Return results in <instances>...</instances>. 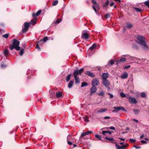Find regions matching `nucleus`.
Returning a JSON list of instances; mask_svg holds the SVG:
<instances>
[{"label":"nucleus","instance_id":"obj_1","mask_svg":"<svg viewBox=\"0 0 149 149\" xmlns=\"http://www.w3.org/2000/svg\"><path fill=\"white\" fill-rule=\"evenodd\" d=\"M137 40L136 41L141 46V48L145 50L148 49V47L146 41V38L143 36H137L136 37Z\"/></svg>","mask_w":149,"mask_h":149},{"label":"nucleus","instance_id":"obj_2","mask_svg":"<svg viewBox=\"0 0 149 149\" xmlns=\"http://www.w3.org/2000/svg\"><path fill=\"white\" fill-rule=\"evenodd\" d=\"M84 70V68H81V69L78 70L77 68H76L74 70V72L73 73L74 77H77L78 75H81V74Z\"/></svg>","mask_w":149,"mask_h":149},{"label":"nucleus","instance_id":"obj_3","mask_svg":"<svg viewBox=\"0 0 149 149\" xmlns=\"http://www.w3.org/2000/svg\"><path fill=\"white\" fill-rule=\"evenodd\" d=\"M19 43L20 42L16 39H14L13 40L12 44L15 46V49L17 51L20 50V47L19 46Z\"/></svg>","mask_w":149,"mask_h":149},{"label":"nucleus","instance_id":"obj_4","mask_svg":"<svg viewBox=\"0 0 149 149\" xmlns=\"http://www.w3.org/2000/svg\"><path fill=\"white\" fill-rule=\"evenodd\" d=\"M113 108L114 109L112 111L113 113L117 112L120 110H122L125 111H126V110L122 106H119L118 107H114Z\"/></svg>","mask_w":149,"mask_h":149},{"label":"nucleus","instance_id":"obj_5","mask_svg":"<svg viewBox=\"0 0 149 149\" xmlns=\"http://www.w3.org/2000/svg\"><path fill=\"white\" fill-rule=\"evenodd\" d=\"M92 2L93 4V8L95 12L96 13L97 10L96 8L98 9H99L100 8V6L98 5L95 0H92Z\"/></svg>","mask_w":149,"mask_h":149},{"label":"nucleus","instance_id":"obj_6","mask_svg":"<svg viewBox=\"0 0 149 149\" xmlns=\"http://www.w3.org/2000/svg\"><path fill=\"white\" fill-rule=\"evenodd\" d=\"M99 84V80L98 78H95L92 80L91 83L92 86H96Z\"/></svg>","mask_w":149,"mask_h":149},{"label":"nucleus","instance_id":"obj_7","mask_svg":"<svg viewBox=\"0 0 149 149\" xmlns=\"http://www.w3.org/2000/svg\"><path fill=\"white\" fill-rule=\"evenodd\" d=\"M102 84L106 87L108 88L109 87L110 82L107 79L102 80Z\"/></svg>","mask_w":149,"mask_h":149},{"label":"nucleus","instance_id":"obj_8","mask_svg":"<svg viewBox=\"0 0 149 149\" xmlns=\"http://www.w3.org/2000/svg\"><path fill=\"white\" fill-rule=\"evenodd\" d=\"M109 76V74L108 73H103L102 75V80L107 79L108 78Z\"/></svg>","mask_w":149,"mask_h":149},{"label":"nucleus","instance_id":"obj_9","mask_svg":"<svg viewBox=\"0 0 149 149\" xmlns=\"http://www.w3.org/2000/svg\"><path fill=\"white\" fill-rule=\"evenodd\" d=\"M92 133L91 131H88L87 132H83L81 133L80 138H82L84 136L90 134Z\"/></svg>","mask_w":149,"mask_h":149},{"label":"nucleus","instance_id":"obj_10","mask_svg":"<svg viewBox=\"0 0 149 149\" xmlns=\"http://www.w3.org/2000/svg\"><path fill=\"white\" fill-rule=\"evenodd\" d=\"M84 74L92 77H95V75L89 71H86Z\"/></svg>","mask_w":149,"mask_h":149},{"label":"nucleus","instance_id":"obj_11","mask_svg":"<svg viewBox=\"0 0 149 149\" xmlns=\"http://www.w3.org/2000/svg\"><path fill=\"white\" fill-rule=\"evenodd\" d=\"M91 93H93L97 91V88L95 86H93L91 88Z\"/></svg>","mask_w":149,"mask_h":149},{"label":"nucleus","instance_id":"obj_12","mask_svg":"<svg viewBox=\"0 0 149 149\" xmlns=\"http://www.w3.org/2000/svg\"><path fill=\"white\" fill-rule=\"evenodd\" d=\"M89 36V34L86 32L82 34V36L85 39H88Z\"/></svg>","mask_w":149,"mask_h":149},{"label":"nucleus","instance_id":"obj_13","mask_svg":"<svg viewBox=\"0 0 149 149\" xmlns=\"http://www.w3.org/2000/svg\"><path fill=\"white\" fill-rule=\"evenodd\" d=\"M128 77L127 73L126 72L124 73L121 76V78L123 79H127Z\"/></svg>","mask_w":149,"mask_h":149},{"label":"nucleus","instance_id":"obj_14","mask_svg":"<svg viewBox=\"0 0 149 149\" xmlns=\"http://www.w3.org/2000/svg\"><path fill=\"white\" fill-rule=\"evenodd\" d=\"M129 102L130 103L135 104L137 103V101L134 98L132 97Z\"/></svg>","mask_w":149,"mask_h":149},{"label":"nucleus","instance_id":"obj_15","mask_svg":"<svg viewBox=\"0 0 149 149\" xmlns=\"http://www.w3.org/2000/svg\"><path fill=\"white\" fill-rule=\"evenodd\" d=\"M74 82V80L70 81L68 85V87L69 88H72L73 86Z\"/></svg>","mask_w":149,"mask_h":149},{"label":"nucleus","instance_id":"obj_16","mask_svg":"<svg viewBox=\"0 0 149 149\" xmlns=\"http://www.w3.org/2000/svg\"><path fill=\"white\" fill-rule=\"evenodd\" d=\"M42 10H38L36 14H35V13H33L32 15L33 17H34L35 16H38L40 14Z\"/></svg>","mask_w":149,"mask_h":149},{"label":"nucleus","instance_id":"obj_17","mask_svg":"<svg viewBox=\"0 0 149 149\" xmlns=\"http://www.w3.org/2000/svg\"><path fill=\"white\" fill-rule=\"evenodd\" d=\"M50 94L51 96L50 97H52L54 96L55 93L51 89L49 91Z\"/></svg>","mask_w":149,"mask_h":149},{"label":"nucleus","instance_id":"obj_18","mask_svg":"<svg viewBox=\"0 0 149 149\" xmlns=\"http://www.w3.org/2000/svg\"><path fill=\"white\" fill-rule=\"evenodd\" d=\"M105 139H107V140L110 141H111L112 143H113V142L114 141V140L113 138L112 137H111L110 138H109V137H106L105 138Z\"/></svg>","mask_w":149,"mask_h":149},{"label":"nucleus","instance_id":"obj_19","mask_svg":"<svg viewBox=\"0 0 149 149\" xmlns=\"http://www.w3.org/2000/svg\"><path fill=\"white\" fill-rule=\"evenodd\" d=\"M112 132L110 131H103L102 132V133L103 135H105L106 133H108L109 134H111Z\"/></svg>","mask_w":149,"mask_h":149},{"label":"nucleus","instance_id":"obj_20","mask_svg":"<svg viewBox=\"0 0 149 149\" xmlns=\"http://www.w3.org/2000/svg\"><path fill=\"white\" fill-rule=\"evenodd\" d=\"M107 110V109L104 108L98 110L97 112L98 113L103 112L106 111Z\"/></svg>","mask_w":149,"mask_h":149},{"label":"nucleus","instance_id":"obj_21","mask_svg":"<svg viewBox=\"0 0 149 149\" xmlns=\"http://www.w3.org/2000/svg\"><path fill=\"white\" fill-rule=\"evenodd\" d=\"M133 26V25L130 23H127L126 27L127 28L130 29L132 28Z\"/></svg>","mask_w":149,"mask_h":149},{"label":"nucleus","instance_id":"obj_22","mask_svg":"<svg viewBox=\"0 0 149 149\" xmlns=\"http://www.w3.org/2000/svg\"><path fill=\"white\" fill-rule=\"evenodd\" d=\"M96 47V45L95 44H94L90 48V49L92 50L94 49H95Z\"/></svg>","mask_w":149,"mask_h":149},{"label":"nucleus","instance_id":"obj_23","mask_svg":"<svg viewBox=\"0 0 149 149\" xmlns=\"http://www.w3.org/2000/svg\"><path fill=\"white\" fill-rule=\"evenodd\" d=\"M24 49L22 48L21 49L20 51L19 52V53L20 56H22L24 53Z\"/></svg>","mask_w":149,"mask_h":149},{"label":"nucleus","instance_id":"obj_24","mask_svg":"<svg viewBox=\"0 0 149 149\" xmlns=\"http://www.w3.org/2000/svg\"><path fill=\"white\" fill-rule=\"evenodd\" d=\"M62 92H57L56 93V96L57 97H60L61 96H62Z\"/></svg>","mask_w":149,"mask_h":149},{"label":"nucleus","instance_id":"obj_25","mask_svg":"<svg viewBox=\"0 0 149 149\" xmlns=\"http://www.w3.org/2000/svg\"><path fill=\"white\" fill-rule=\"evenodd\" d=\"M30 23L28 22H26L24 23V26L26 28H29V27L30 26Z\"/></svg>","mask_w":149,"mask_h":149},{"label":"nucleus","instance_id":"obj_26","mask_svg":"<svg viewBox=\"0 0 149 149\" xmlns=\"http://www.w3.org/2000/svg\"><path fill=\"white\" fill-rule=\"evenodd\" d=\"M71 75V74H69L67 76L66 80L67 82L68 81L70 80Z\"/></svg>","mask_w":149,"mask_h":149},{"label":"nucleus","instance_id":"obj_27","mask_svg":"<svg viewBox=\"0 0 149 149\" xmlns=\"http://www.w3.org/2000/svg\"><path fill=\"white\" fill-rule=\"evenodd\" d=\"M133 111L135 114L137 115L139 113V110L138 109H133Z\"/></svg>","mask_w":149,"mask_h":149},{"label":"nucleus","instance_id":"obj_28","mask_svg":"<svg viewBox=\"0 0 149 149\" xmlns=\"http://www.w3.org/2000/svg\"><path fill=\"white\" fill-rule=\"evenodd\" d=\"M88 84L87 82L84 81L83 82L81 83V87H83L87 86Z\"/></svg>","mask_w":149,"mask_h":149},{"label":"nucleus","instance_id":"obj_29","mask_svg":"<svg viewBox=\"0 0 149 149\" xmlns=\"http://www.w3.org/2000/svg\"><path fill=\"white\" fill-rule=\"evenodd\" d=\"M74 78L75 80V83L77 84L80 83V79L78 77H74Z\"/></svg>","mask_w":149,"mask_h":149},{"label":"nucleus","instance_id":"obj_30","mask_svg":"<svg viewBox=\"0 0 149 149\" xmlns=\"http://www.w3.org/2000/svg\"><path fill=\"white\" fill-rule=\"evenodd\" d=\"M37 20L36 19L32 20L31 21V24L33 25H34L36 23Z\"/></svg>","mask_w":149,"mask_h":149},{"label":"nucleus","instance_id":"obj_31","mask_svg":"<svg viewBox=\"0 0 149 149\" xmlns=\"http://www.w3.org/2000/svg\"><path fill=\"white\" fill-rule=\"evenodd\" d=\"M126 60V59L124 58H122L120 59L119 61H117V63H118L122 62H125Z\"/></svg>","mask_w":149,"mask_h":149},{"label":"nucleus","instance_id":"obj_32","mask_svg":"<svg viewBox=\"0 0 149 149\" xmlns=\"http://www.w3.org/2000/svg\"><path fill=\"white\" fill-rule=\"evenodd\" d=\"M4 53L5 55L7 56L8 55V50L7 49H5L4 51Z\"/></svg>","mask_w":149,"mask_h":149},{"label":"nucleus","instance_id":"obj_33","mask_svg":"<svg viewBox=\"0 0 149 149\" xmlns=\"http://www.w3.org/2000/svg\"><path fill=\"white\" fill-rule=\"evenodd\" d=\"M95 137L98 139L99 140H102V137L100 135L97 134L95 135Z\"/></svg>","mask_w":149,"mask_h":149},{"label":"nucleus","instance_id":"obj_34","mask_svg":"<svg viewBox=\"0 0 149 149\" xmlns=\"http://www.w3.org/2000/svg\"><path fill=\"white\" fill-rule=\"evenodd\" d=\"M144 4L146 6H147L148 8H149V0L145 1Z\"/></svg>","mask_w":149,"mask_h":149},{"label":"nucleus","instance_id":"obj_35","mask_svg":"<svg viewBox=\"0 0 149 149\" xmlns=\"http://www.w3.org/2000/svg\"><path fill=\"white\" fill-rule=\"evenodd\" d=\"M29 28H26L25 27L24 28H23L22 30V31L23 33H24L26 32L28 30Z\"/></svg>","mask_w":149,"mask_h":149},{"label":"nucleus","instance_id":"obj_36","mask_svg":"<svg viewBox=\"0 0 149 149\" xmlns=\"http://www.w3.org/2000/svg\"><path fill=\"white\" fill-rule=\"evenodd\" d=\"M114 61L113 60H111L109 61V62L108 63V65L110 64V65H112L114 64Z\"/></svg>","mask_w":149,"mask_h":149},{"label":"nucleus","instance_id":"obj_37","mask_svg":"<svg viewBox=\"0 0 149 149\" xmlns=\"http://www.w3.org/2000/svg\"><path fill=\"white\" fill-rule=\"evenodd\" d=\"M135 10L137 12H141L142 11V10L141 9H139L138 8L135 7L134 8Z\"/></svg>","mask_w":149,"mask_h":149},{"label":"nucleus","instance_id":"obj_38","mask_svg":"<svg viewBox=\"0 0 149 149\" xmlns=\"http://www.w3.org/2000/svg\"><path fill=\"white\" fill-rule=\"evenodd\" d=\"M73 137V136L71 134H69V135L67 137V141L70 140V139H71L72 137Z\"/></svg>","mask_w":149,"mask_h":149},{"label":"nucleus","instance_id":"obj_39","mask_svg":"<svg viewBox=\"0 0 149 149\" xmlns=\"http://www.w3.org/2000/svg\"><path fill=\"white\" fill-rule=\"evenodd\" d=\"M58 1L57 0H56L54 1L52 3V5L53 6H55L58 3Z\"/></svg>","mask_w":149,"mask_h":149},{"label":"nucleus","instance_id":"obj_40","mask_svg":"<svg viewBox=\"0 0 149 149\" xmlns=\"http://www.w3.org/2000/svg\"><path fill=\"white\" fill-rule=\"evenodd\" d=\"M120 96L123 98L126 97V95L123 92H121L120 93Z\"/></svg>","mask_w":149,"mask_h":149},{"label":"nucleus","instance_id":"obj_41","mask_svg":"<svg viewBox=\"0 0 149 149\" xmlns=\"http://www.w3.org/2000/svg\"><path fill=\"white\" fill-rule=\"evenodd\" d=\"M9 36V33H6L5 34L3 35L2 36L5 38H7Z\"/></svg>","mask_w":149,"mask_h":149},{"label":"nucleus","instance_id":"obj_42","mask_svg":"<svg viewBox=\"0 0 149 149\" xmlns=\"http://www.w3.org/2000/svg\"><path fill=\"white\" fill-rule=\"evenodd\" d=\"M138 60L137 61V63L140 64L141 63L142 61H143V59H141L139 58V59H138Z\"/></svg>","mask_w":149,"mask_h":149},{"label":"nucleus","instance_id":"obj_43","mask_svg":"<svg viewBox=\"0 0 149 149\" xmlns=\"http://www.w3.org/2000/svg\"><path fill=\"white\" fill-rule=\"evenodd\" d=\"M10 49L11 50H13L14 48L15 49V47L13 44L10 45L9 47Z\"/></svg>","mask_w":149,"mask_h":149},{"label":"nucleus","instance_id":"obj_44","mask_svg":"<svg viewBox=\"0 0 149 149\" xmlns=\"http://www.w3.org/2000/svg\"><path fill=\"white\" fill-rule=\"evenodd\" d=\"M109 1L108 0H107V1L106 3L104 4L103 5V6L105 8L107 7V6L109 4Z\"/></svg>","mask_w":149,"mask_h":149},{"label":"nucleus","instance_id":"obj_45","mask_svg":"<svg viewBox=\"0 0 149 149\" xmlns=\"http://www.w3.org/2000/svg\"><path fill=\"white\" fill-rule=\"evenodd\" d=\"M116 146L117 149H121V146H119L117 144H116Z\"/></svg>","mask_w":149,"mask_h":149},{"label":"nucleus","instance_id":"obj_46","mask_svg":"<svg viewBox=\"0 0 149 149\" xmlns=\"http://www.w3.org/2000/svg\"><path fill=\"white\" fill-rule=\"evenodd\" d=\"M61 21V20L60 19H58L56 20V21L55 22V24L56 25H57Z\"/></svg>","mask_w":149,"mask_h":149},{"label":"nucleus","instance_id":"obj_47","mask_svg":"<svg viewBox=\"0 0 149 149\" xmlns=\"http://www.w3.org/2000/svg\"><path fill=\"white\" fill-rule=\"evenodd\" d=\"M98 95L101 96H103L104 95V91H102L101 92L98 93Z\"/></svg>","mask_w":149,"mask_h":149},{"label":"nucleus","instance_id":"obj_48","mask_svg":"<svg viewBox=\"0 0 149 149\" xmlns=\"http://www.w3.org/2000/svg\"><path fill=\"white\" fill-rule=\"evenodd\" d=\"M48 40V37L46 36L44 38L43 40V41L44 42H46V41Z\"/></svg>","mask_w":149,"mask_h":149},{"label":"nucleus","instance_id":"obj_49","mask_svg":"<svg viewBox=\"0 0 149 149\" xmlns=\"http://www.w3.org/2000/svg\"><path fill=\"white\" fill-rule=\"evenodd\" d=\"M141 96L143 98L145 97H146L145 93L144 92L142 93L141 95Z\"/></svg>","mask_w":149,"mask_h":149},{"label":"nucleus","instance_id":"obj_50","mask_svg":"<svg viewBox=\"0 0 149 149\" xmlns=\"http://www.w3.org/2000/svg\"><path fill=\"white\" fill-rule=\"evenodd\" d=\"M135 140L132 139H129V141L130 142L133 143H135Z\"/></svg>","mask_w":149,"mask_h":149},{"label":"nucleus","instance_id":"obj_51","mask_svg":"<svg viewBox=\"0 0 149 149\" xmlns=\"http://www.w3.org/2000/svg\"><path fill=\"white\" fill-rule=\"evenodd\" d=\"M110 16V14L109 13H107L105 15V17L106 18L109 17Z\"/></svg>","mask_w":149,"mask_h":149},{"label":"nucleus","instance_id":"obj_52","mask_svg":"<svg viewBox=\"0 0 149 149\" xmlns=\"http://www.w3.org/2000/svg\"><path fill=\"white\" fill-rule=\"evenodd\" d=\"M139 58H138L135 57H133L132 60H134L135 62L137 63V61L138 60V59H139Z\"/></svg>","mask_w":149,"mask_h":149},{"label":"nucleus","instance_id":"obj_53","mask_svg":"<svg viewBox=\"0 0 149 149\" xmlns=\"http://www.w3.org/2000/svg\"><path fill=\"white\" fill-rule=\"evenodd\" d=\"M84 120L86 122H88L89 121L88 118L87 117H84Z\"/></svg>","mask_w":149,"mask_h":149},{"label":"nucleus","instance_id":"obj_54","mask_svg":"<svg viewBox=\"0 0 149 149\" xmlns=\"http://www.w3.org/2000/svg\"><path fill=\"white\" fill-rule=\"evenodd\" d=\"M126 98L129 100V101L131 99V97L130 96V95H127V96H126Z\"/></svg>","mask_w":149,"mask_h":149},{"label":"nucleus","instance_id":"obj_55","mask_svg":"<svg viewBox=\"0 0 149 149\" xmlns=\"http://www.w3.org/2000/svg\"><path fill=\"white\" fill-rule=\"evenodd\" d=\"M42 41L40 40V41H38V43L37 44L38 45H41L42 44H43Z\"/></svg>","mask_w":149,"mask_h":149},{"label":"nucleus","instance_id":"obj_56","mask_svg":"<svg viewBox=\"0 0 149 149\" xmlns=\"http://www.w3.org/2000/svg\"><path fill=\"white\" fill-rule=\"evenodd\" d=\"M130 67V65H128L127 66H125L124 67V69H127L129 68Z\"/></svg>","mask_w":149,"mask_h":149},{"label":"nucleus","instance_id":"obj_57","mask_svg":"<svg viewBox=\"0 0 149 149\" xmlns=\"http://www.w3.org/2000/svg\"><path fill=\"white\" fill-rule=\"evenodd\" d=\"M67 141H68V144L70 146L72 145V142H71L70 141H69V140Z\"/></svg>","mask_w":149,"mask_h":149},{"label":"nucleus","instance_id":"obj_58","mask_svg":"<svg viewBox=\"0 0 149 149\" xmlns=\"http://www.w3.org/2000/svg\"><path fill=\"white\" fill-rule=\"evenodd\" d=\"M37 44L36 47V48L38 49L39 50H40V47Z\"/></svg>","mask_w":149,"mask_h":149},{"label":"nucleus","instance_id":"obj_59","mask_svg":"<svg viewBox=\"0 0 149 149\" xmlns=\"http://www.w3.org/2000/svg\"><path fill=\"white\" fill-rule=\"evenodd\" d=\"M107 94L108 95H110V97L111 98H113V95L112 94L110 93H107Z\"/></svg>","mask_w":149,"mask_h":149},{"label":"nucleus","instance_id":"obj_60","mask_svg":"<svg viewBox=\"0 0 149 149\" xmlns=\"http://www.w3.org/2000/svg\"><path fill=\"white\" fill-rule=\"evenodd\" d=\"M141 142L142 143H147V141L143 140H141Z\"/></svg>","mask_w":149,"mask_h":149},{"label":"nucleus","instance_id":"obj_61","mask_svg":"<svg viewBox=\"0 0 149 149\" xmlns=\"http://www.w3.org/2000/svg\"><path fill=\"white\" fill-rule=\"evenodd\" d=\"M134 147H135L136 149H138L139 148H141V147L140 146H134Z\"/></svg>","mask_w":149,"mask_h":149},{"label":"nucleus","instance_id":"obj_62","mask_svg":"<svg viewBox=\"0 0 149 149\" xmlns=\"http://www.w3.org/2000/svg\"><path fill=\"white\" fill-rule=\"evenodd\" d=\"M109 129H111V130H115V128L113 126H112V127H110L109 128Z\"/></svg>","mask_w":149,"mask_h":149},{"label":"nucleus","instance_id":"obj_63","mask_svg":"<svg viewBox=\"0 0 149 149\" xmlns=\"http://www.w3.org/2000/svg\"><path fill=\"white\" fill-rule=\"evenodd\" d=\"M114 4V2H111L110 4V6H113Z\"/></svg>","mask_w":149,"mask_h":149},{"label":"nucleus","instance_id":"obj_64","mask_svg":"<svg viewBox=\"0 0 149 149\" xmlns=\"http://www.w3.org/2000/svg\"><path fill=\"white\" fill-rule=\"evenodd\" d=\"M6 67V66L5 65H4L3 64H1V67L2 68H3L5 67Z\"/></svg>","mask_w":149,"mask_h":149}]
</instances>
